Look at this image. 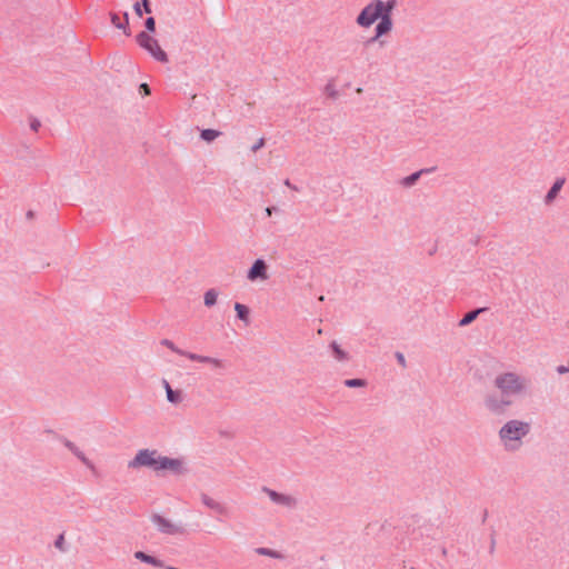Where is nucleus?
<instances>
[{
  "mask_svg": "<svg viewBox=\"0 0 569 569\" xmlns=\"http://www.w3.org/2000/svg\"><path fill=\"white\" fill-rule=\"evenodd\" d=\"M493 383L500 395L495 392L486 395L485 407L496 416L505 415L513 403L511 398L525 392L526 380L515 372H502L496 377Z\"/></svg>",
  "mask_w": 569,
  "mask_h": 569,
  "instance_id": "1",
  "label": "nucleus"
},
{
  "mask_svg": "<svg viewBox=\"0 0 569 569\" xmlns=\"http://www.w3.org/2000/svg\"><path fill=\"white\" fill-rule=\"evenodd\" d=\"M167 399L170 403L178 405L182 401V391L179 389H172L168 387Z\"/></svg>",
  "mask_w": 569,
  "mask_h": 569,
  "instance_id": "23",
  "label": "nucleus"
},
{
  "mask_svg": "<svg viewBox=\"0 0 569 569\" xmlns=\"http://www.w3.org/2000/svg\"><path fill=\"white\" fill-rule=\"evenodd\" d=\"M110 20L114 28L122 30L126 36H131V30L129 28V13L123 12L122 18L119 13L111 12Z\"/></svg>",
  "mask_w": 569,
  "mask_h": 569,
  "instance_id": "10",
  "label": "nucleus"
},
{
  "mask_svg": "<svg viewBox=\"0 0 569 569\" xmlns=\"http://www.w3.org/2000/svg\"><path fill=\"white\" fill-rule=\"evenodd\" d=\"M566 182V178L565 177H559L557 178L552 186L550 187V189L548 190V192L546 193L545 196V203L546 204H551L556 198L558 197L560 190L562 189L563 184Z\"/></svg>",
  "mask_w": 569,
  "mask_h": 569,
  "instance_id": "12",
  "label": "nucleus"
},
{
  "mask_svg": "<svg viewBox=\"0 0 569 569\" xmlns=\"http://www.w3.org/2000/svg\"><path fill=\"white\" fill-rule=\"evenodd\" d=\"M200 498H201L202 503L207 508L216 511L219 515H224L226 513V510H227L226 507L223 505H221L220 502L213 500L207 493H201Z\"/></svg>",
  "mask_w": 569,
  "mask_h": 569,
  "instance_id": "16",
  "label": "nucleus"
},
{
  "mask_svg": "<svg viewBox=\"0 0 569 569\" xmlns=\"http://www.w3.org/2000/svg\"><path fill=\"white\" fill-rule=\"evenodd\" d=\"M435 170H436V168L432 167V168H426V169H421V170L415 171L411 174L405 177L401 180V184L405 188H410V187H412V186H415L417 183V181L419 180V178L422 174L433 172Z\"/></svg>",
  "mask_w": 569,
  "mask_h": 569,
  "instance_id": "14",
  "label": "nucleus"
},
{
  "mask_svg": "<svg viewBox=\"0 0 569 569\" xmlns=\"http://www.w3.org/2000/svg\"><path fill=\"white\" fill-rule=\"evenodd\" d=\"M36 217V213L33 210H28L27 213H26V218L28 220H32L33 218Z\"/></svg>",
  "mask_w": 569,
  "mask_h": 569,
  "instance_id": "41",
  "label": "nucleus"
},
{
  "mask_svg": "<svg viewBox=\"0 0 569 569\" xmlns=\"http://www.w3.org/2000/svg\"><path fill=\"white\" fill-rule=\"evenodd\" d=\"M41 127V122L39 119L37 118H30V129L34 132H37L39 130V128Z\"/></svg>",
  "mask_w": 569,
  "mask_h": 569,
  "instance_id": "32",
  "label": "nucleus"
},
{
  "mask_svg": "<svg viewBox=\"0 0 569 569\" xmlns=\"http://www.w3.org/2000/svg\"><path fill=\"white\" fill-rule=\"evenodd\" d=\"M139 2L146 13L150 14L152 12L150 0H140Z\"/></svg>",
  "mask_w": 569,
  "mask_h": 569,
  "instance_id": "34",
  "label": "nucleus"
},
{
  "mask_svg": "<svg viewBox=\"0 0 569 569\" xmlns=\"http://www.w3.org/2000/svg\"><path fill=\"white\" fill-rule=\"evenodd\" d=\"M256 552L260 556H267L273 559H282L283 555L277 550L266 548V547H259L256 549Z\"/></svg>",
  "mask_w": 569,
  "mask_h": 569,
  "instance_id": "24",
  "label": "nucleus"
},
{
  "mask_svg": "<svg viewBox=\"0 0 569 569\" xmlns=\"http://www.w3.org/2000/svg\"><path fill=\"white\" fill-rule=\"evenodd\" d=\"M379 22L376 24L375 32H377V37H382L389 33L392 29V17L385 16L379 17Z\"/></svg>",
  "mask_w": 569,
  "mask_h": 569,
  "instance_id": "13",
  "label": "nucleus"
},
{
  "mask_svg": "<svg viewBox=\"0 0 569 569\" xmlns=\"http://www.w3.org/2000/svg\"><path fill=\"white\" fill-rule=\"evenodd\" d=\"M380 37H377V32H375V36L371 37L370 39H368L366 42H365V46L366 47H369L370 44L375 43Z\"/></svg>",
  "mask_w": 569,
  "mask_h": 569,
  "instance_id": "39",
  "label": "nucleus"
},
{
  "mask_svg": "<svg viewBox=\"0 0 569 569\" xmlns=\"http://www.w3.org/2000/svg\"><path fill=\"white\" fill-rule=\"evenodd\" d=\"M157 468L158 471H170L174 476L188 472V469L184 467L183 459L170 458L167 456H161V458H159Z\"/></svg>",
  "mask_w": 569,
  "mask_h": 569,
  "instance_id": "7",
  "label": "nucleus"
},
{
  "mask_svg": "<svg viewBox=\"0 0 569 569\" xmlns=\"http://www.w3.org/2000/svg\"><path fill=\"white\" fill-rule=\"evenodd\" d=\"M161 345L169 348L171 351L180 355V356H183V357H187V353L188 351H184V350H181L179 349L171 340L169 339H162L161 340Z\"/></svg>",
  "mask_w": 569,
  "mask_h": 569,
  "instance_id": "26",
  "label": "nucleus"
},
{
  "mask_svg": "<svg viewBox=\"0 0 569 569\" xmlns=\"http://www.w3.org/2000/svg\"><path fill=\"white\" fill-rule=\"evenodd\" d=\"M284 184L288 186L289 188L296 189V187L291 184L289 179H286Z\"/></svg>",
  "mask_w": 569,
  "mask_h": 569,
  "instance_id": "44",
  "label": "nucleus"
},
{
  "mask_svg": "<svg viewBox=\"0 0 569 569\" xmlns=\"http://www.w3.org/2000/svg\"><path fill=\"white\" fill-rule=\"evenodd\" d=\"M161 458L158 450L156 449H140L133 459L128 462L129 469H138L141 467L150 468L154 471H158V460Z\"/></svg>",
  "mask_w": 569,
  "mask_h": 569,
  "instance_id": "4",
  "label": "nucleus"
},
{
  "mask_svg": "<svg viewBox=\"0 0 569 569\" xmlns=\"http://www.w3.org/2000/svg\"><path fill=\"white\" fill-rule=\"evenodd\" d=\"M140 90L141 91L143 90L146 94H148L150 92V88H149V86L147 83H142L140 86Z\"/></svg>",
  "mask_w": 569,
  "mask_h": 569,
  "instance_id": "42",
  "label": "nucleus"
},
{
  "mask_svg": "<svg viewBox=\"0 0 569 569\" xmlns=\"http://www.w3.org/2000/svg\"><path fill=\"white\" fill-rule=\"evenodd\" d=\"M234 311H236V316L239 320H241L242 322H244V325H249L250 323V313H251V310L248 306L243 305V303H240V302H236L234 303Z\"/></svg>",
  "mask_w": 569,
  "mask_h": 569,
  "instance_id": "18",
  "label": "nucleus"
},
{
  "mask_svg": "<svg viewBox=\"0 0 569 569\" xmlns=\"http://www.w3.org/2000/svg\"><path fill=\"white\" fill-rule=\"evenodd\" d=\"M60 440L64 445V447L70 450L84 466L90 469H93V463L86 457V455L69 439L64 437H60Z\"/></svg>",
  "mask_w": 569,
  "mask_h": 569,
  "instance_id": "11",
  "label": "nucleus"
},
{
  "mask_svg": "<svg viewBox=\"0 0 569 569\" xmlns=\"http://www.w3.org/2000/svg\"><path fill=\"white\" fill-rule=\"evenodd\" d=\"M487 517H488V511H487V510H485V511H483V515H482V522H485V521H486Z\"/></svg>",
  "mask_w": 569,
  "mask_h": 569,
  "instance_id": "45",
  "label": "nucleus"
},
{
  "mask_svg": "<svg viewBox=\"0 0 569 569\" xmlns=\"http://www.w3.org/2000/svg\"><path fill=\"white\" fill-rule=\"evenodd\" d=\"M489 308L487 307H480V308H476L473 310H470L468 311L458 322V326L459 327H467L469 326L470 323H472L480 313H483L488 310Z\"/></svg>",
  "mask_w": 569,
  "mask_h": 569,
  "instance_id": "15",
  "label": "nucleus"
},
{
  "mask_svg": "<svg viewBox=\"0 0 569 569\" xmlns=\"http://www.w3.org/2000/svg\"><path fill=\"white\" fill-rule=\"evenodd\" d=\"M209 363L212 365L214 368H223L224 367L223 361L220 359H217V358H211V362H209Z\"/></svg>",
  "mask_w": 569,
  "mask_h": 569,
  "instance_id": "38",
  "label": "nucleus"
},
{
  "mask_svg": "<svg viewBox=\"0 0 569 569\" xmlns=\"http://www.w3.org/2000/svg\"><path fill=\"white\" fill-rule=\"evenodd\" d=\"M133 556L137 560L148 563V565H151V566H154V567H163L164 566L162 560H160L159 558H157L154 556L148 555L141 550L136 551Z\"/></svg>",
  "mask_w": 569,
  "mask_h": 569,
  "instance_id": "17",
  "label": "nucleus"
},
{
  "mask_svg": "<svg viewBox=\"0 0 569 569\" xmlns=\"http://www.w3.org/2000/svg\"><path fill=\"white\" fill-rule=\"evenodd\" d=\"M187 358L190 359L191 361H198V362H203V363H209L211 362V358L212 357H208V356H201V355H198V353H193V352H189L187 353Z\"/></svg>",
  "mask_w": 569,
  "mask_h": 569,
  "instance_id": "28",
  "label": "nucleus"
},
{
  "mask_svg": "<svg viewBox=\"0 0 569 569\" xmlns=\"http://www.w3.org/2000/svg\"><path fill=\"white\" fill-rule=\"evenodd\" d=\"M343 385L348 388H363L368 385V382L366 379H362V378H351V379H346L343 381Z\"/></svg>",
  "mask_w": 569,
  "mask_h": 569,
  "instance_id": "25",
  "label": "nucleus"
},
{
  "mask_svg": "<svg viewBox=\"0 0 569 569\" xmlns=\"http://www.w3.org/2000/svg\"><path fill=\"white\" fill-rule=\"evenodd\" d=\"M264 211H266L267 217H271L272 212L278 211V208L277 207H267Z\"/></svg>",
  "mask_w": 569,
  "mask_h": 569,
  "instance_id": "40",
  "label": "nucleus"
},
{
  "mask_svg": "<svg viewBox=\"0 0 569 569\" xmlns=\"http://www.w3.org/2000/svg\"><path fill=\"white\" fill-rule=\"evenodd\" d=\"M218 291L214 288H211L204 292L203 303L206 307L211 308L217 303Z\"/></svg>",
  "mask_w": 569,
  "mask_h": 569,
  "instance_id": "22",
  "label": "nucleus"
},
{
  "mask_svg": "<svg viewBox=\"0 0 569 569\" xmlns=\"http://www.w3.org/2000/svg\"><path fill=\"white\" fill-rule=\"evenodd\" d=\"M262 491L266 492L270 500L277 505H281L288 508H295L297 506V499L292 496L278 492L268 487H263Z\"/></svg>",
  "mask_w": 569,
  "mask_h": 569,
  "instance_id": "9",
  "label": "nucleus"
},
{
  "mask_svg": "<svg viewBox=\"0 0 569 569\" xmlns=\"http://www.w3.org/2000/svg\"><path fill=\"white\" fill-rule=\"evenodd\" d=\"M395 356H396V359H397L398 363L402 368H406L407 367V362H406V358H405L403 353L400 352V351H397Z\"/></svg>",
  "mask_w": 569,
  "mask_h": 569,
  "instance_id": "35",
  "label": "nucleus"
},
{
  "mask_svg": "<svg viewBox=\"0 0 569 569\" xmlns=\"http://www.w3.org/2000/svg\"><path fill=\"white\" fill-rule=\"evenodd\" d=\"M136 41L140 48L146 50L154 60L166 63L169 61L168 54L161 49L157 39L146 31H140L136 36Z\"/></svg>",
  "mask_w": 569,
  "mask_h": 569,
  "instance_id": "3",
  "label": "nucleus"
},
{
  "mask_svg": "<svg viewBox=\"0 0 569 569\" xmlns=\"http://www.w3.org/2000/svg\"><path fill=\"white\" fill-rule=\"evenodd\" d=\"M319 300H320V301H323V300H325V297H323V296H320V297H319Z\"/></svg>",
  "mask_w": 569,
  "mask_h": 569,
  "instance_id": "46",
  "label": "nucleus"
},
{
  "mask_svg": "<svg viewBox=\"0 0 569 569\" xmlns=\"http://www.w3.org/2000/svg\"><path fill=\"white\" fill-rule=\"evenodd\" d=\"M325 92L327 93V96L331 99H337L339 97V92L338 90L335 88V86L329 82L327 83V86L325 87Z\"/></svg>",
  "mask_w": 569,
  "mask_h": 569,
  "instance_id": "30",
  "label": "nucleus"
},
{
  "mask_svg": "<svg viewBox=\"0 0 569 569\" xmlns=\"http://www.w3.org/2000/svg\"><path fill=\"white\" fill-rule=\"evenodd\" d=\"M151 521L158 528L161 533L166 535H186L187 530L182 525L172 523L169 519L164 518L159 513L151 515Z\"/></svg>",
  "mask_w": 569,
  "mask_h": 569,
  "instance_id": "6",
  "label": "nucleus"
},
{
  "mask_svg": "<svg viewBox=\"0 0 569 569\" xmlns=\"http://www.w3.org/2000/svg\"><path fill=\"white\" fill-rule=\"evenodd\" d=\"M162 385H163V388L166 390V393L168 395V387H171L170 383L166 379H163L162 380Z\"/></svg>",
  "mask_w": 569,
  "mask_h": 569,
  "instance_id": "43",
  "label": "nucleus"
},
{
  "mask_svg": "<svg viewBox=\"0 0 569 569\" xmlns=\"http://www.w3.org/2000/svg\"><path fill=\"white\" fill-rule=\"evenodd\" d=\"M411 569H417V568H413V567H412Z\"/></svg>",
  "mask_w": 569,
  "mask_h": 569,
  "instance_id": "47",
  "label": "nucleus"
},
{
  "mask_svg": "<svg viewBox=\"0 0 569 569\" xmlns=\"http://www.w3.org/2000/svg\"><path fill=\"white\" fill-rule=\"evenodd\" d=\"M530 431V425L520 420H510L499 430V437L505 441L507 450H515L517 447L507 443V441H521Z\"/></svg>",
  "mask_w": 569,
  "mask_h": 569,
  "instance_id": "2",
  "label": "nucleus"
},
{
  "mask_svg": "<svg viewBox=\"0 0 569 569\" xmlns=\"http://www.w3.org/2000/svg\"><path fill=\"white\" fill-rule=\"evenodd\" d=\"M379 17H382L381 11L376 4V0H372L359 12L356 22L362 28H369Z\"/></svg>",
  "mask_w": 569,
  "mask_h": 569,
  "instance_id": "5",
  "label": "nucleus"
},
{
  "mask_svg": "<svg viewBox=\"0 0 569 569\" xmlns=\"http://www.w3.org/2000/svg\"><path fill=\"white\" fill-rule=\"evenodd\" d=\"M221 134H222V132H221V131L216 130V129H210V128H208V129H202V130L200 131V138H201L203 141L208 142V143H210V142L214 141V140H216L218 137H220Z\"/></svg>",
  "mask_w": 569,
  "mask_h": 569,
  "instance_id": "21",
  "label": "nucleus"
},
{
  "mask_svg": "<svg viewBox=\"0 0 569 569\" xmlns=\"http://www.w3.org/2000/svg\"><path fill=\"white\" fill-rule=\"evenodd\" d=\"M557 372L559 375H565V373H568L569 372V359H568V365L565 366V365H560L556 368Z\"/></svg>",
  "mask_w": 569,
  "mask_h": 569,
  "instance_id": "37",
  "label": "nucleus"
},
{
  "mask_svg": "<svg viewBox=\"0 0 569 569\" xmlns=\"http://www.w3.org/2000/svg\"><path fill=\"white\" fill-rule=\"evenodd\" d=\"M266 144V140L264 138H260L258 139V141L251 147V151L252 152H257L258 150H260L261 148H263Z\"/></svg>",
  "mask_w": 569,
  "mask_h": 569,
  "instance_id": "33",
  "label": "nucleus"
},
{
  "mask_svg": "<svg viewBox=\"0 0 569 569\" xmlns=\"http://www.w3.org/2000/svg\"><path fill=\"white\" fill-rule=\"evenodd\" d=\"M133 10H134V13H136L139 18H141V17L143 16V13H146V12L143 11V8L141 7V3H140V2H138V1L133 4Z\"/></svg>",
  "mask_w": 569,
  "mask_h": 569,
  "instance_id": "36",
  "label": "nucleus"
},
{
  "mask_svg": "<svg viewBox=\"0 0 569 569\" xmlns=\"http://www.w3.org/2000/svg\"><path fill=\"white\" fill-rule=\"evenodd\" d=\"M53 545L61 552H67L68 551V546L66 543V539H64V533L63 532L57 536Z\"/></svg>",
  "mask_w": 569,
  "mask_h": 569,
  "instance_id": "27",
  "label": "nucleus"
},
{
  "mask_svg": "<svg viewBox=\"0 0 569 569\" xmlns=\"http://www.w3.org/2000/svg\"><path fill=\"white\" fill-rule=\"evenodd\" d=\"M268 277V264L261 258L254 260L249 270L247 271V278L250 281L267 280Z\"/></svg>",
  "mask_w": 569,
  "mask_h": 569,
  "instance_id": "8",
  "label": "nucleus"
},
{
  "mask_svg": "<svg viewBox=\"0 0 569 569\" xmlns=\"http://www.w3.org/2000/svg\"><path fill=\"white\" fill-rule=\"evenodd\" d=\"M376 4H378V8L380 9L381 14H385V16L387 14L389 17H392V11L398 6V0H387V1L376 0Z\"/></svg>",
  "mask_w": 569,
  "mask_h": 569,
  "instance_id": "19",
  "label": "nucleus"
},
{
  "mask_svg": "<svg viewBox=\"0 0 569 569\" xmlns=\"http://www.w3.org/2000/svg\"><path fill=\"white\" fill-rule=\"evenodd\" d=\"M144 28H146V32H148L149 34L150 33H154L156 32V19L153 17H148L146 20H144Z\"/></svg>",
  "mask_w": 569,
  "mask_h": 569,
  "instance_id": "29",
  "label": "nucleus"
},
{
  "mask_svg": "<svg viewBox=\"0 0 569 569\" xmlns=\"http://www.w3.org/2000/svg\"><path fill=\"white\" fill-rule=\"evenodd\" d=\"M329 348L332 352V356L338 361H347L349 359L348 352L341 349L340 345H338L337 341L330 342Z\"/></svg>",
  "mask_w": 569,
  "mask_h": 569,
  "instance_id": "20",
  "label": "nucleus"
},
{
  "mask_svg": "<svg viewBox=\"0 0 569 569\" xmlns=\"http://www.w3.org/2000/svg\"><path fill=\"white\" fill-rule=\"evenodd\" d=\"M496 550V530L491 529L489 553L493 555Z\"/></svg>",
  "mask_w": 569,
  "mask_h": 569,
  "instance_id": "31",
  "label": "nucleus"
}]
</instances>
